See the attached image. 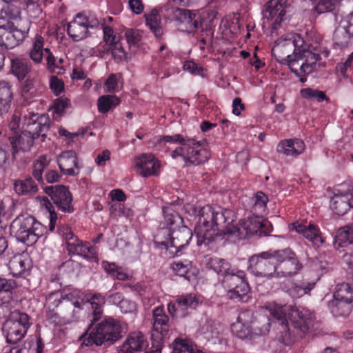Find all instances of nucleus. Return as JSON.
Wrapping results in <instances>:
<instances>
[{
	"mask_svg": "<svg viewBox=\"0 0 353 353\" xmlns=\"http://www.w3.org/2000/svg\"><path fill=\"white\" fill-rule=\"evenodd\" d=\"M12 89L10 83L0 81V112H6L12 100Z\"/></svg>",
	"mask_w": 353,
	"mask_h": 353,
	"instance_id": "38",
	"label": "nucleus"
},
{
	"mask_svg": "<svg viewBox=\"0 0 353 353\" xmlns=\"http://www.w3.org/2000/svg\"><path fill=\"white\" fill-rule=\"evenodd\" d=\"M104 270L114 279L120 281L128 280L129 276L123 271L122 268L116 265L114 263H103Z\"/></svg>",
	"mask_w": 353,
	"mask_h": 353,
	"instance_id": "54",
	"label": "nucleus"
},
{
	"mask_svg": "<svg viewBox=\"0 0 353 353\" xmlns=\"http://www.w3.org/2000/svg\"><path fill=\"white\" fill-rule=\"evenodd\" d=\"M11 69L12 73L19 81L24 79L30 70L28 62L19 58L12 60Z\"/></svg>",
	"mask_w": 353,
	"mask_h": 353,
	"instance_id": "47",
	"label": "nucleus"
},
{
	"mask_svg": "<svg viewBox=\"0 0 353 353\" xmlns=\"http://www.w3.org/2000/svg\"><path fill=\"white\" fill-rule=\"evenodd\" d=\"M332 210L339 216H343L350 208H353V190L341 194H335L330 201Z\"/></svg>",
	"mask_w": 353,
	"mask_h": 353,
	"instance_id": "25",
	"label": "nucleus"
},
{
	"mask_svg": "<svg viewBox=\"0 0 353 353\" xmlns=\"http://www.w3.org/2000/svg\"><path fill=\"white\" fill-rule=\"evenodd\" d=\"M266 308L270 315L278 321L281 326V333L283 342L285 345H290L297 338H301L313 326L314 316L307 308L298 309L291 305H280L276 303H268Z\"/></svg>",
	"mask_w": 353,
	"mask_h": 353,
	"instance_id": "1",
	"label": "nucleus"
},
{
	"mask_svg": "<svg viewBox=\"0 0 353 353\" xmlns=\"http://www.w3.org/2000/svg\"><path fill=\"white\" fill-rule=\"evenodd\" d=\"M49 163L45 155L39 156L34 163L32 175L41 184H44L43 172L48 166Z\"/></svg>",
	"mask_w": 353,
	"mask_h": 353,
	"instance_id": "49",
	"label": "nucleus"
},
{
	"mask_svg": "<svg viewBox=\"0 0 353 353\" xmlns=\"http://www.w3.org/2000/svg\"><path fill=\"white\" fill-rule=\"evenodd\" d=\"M164 11V17L171 21H179L181 18L182 12H184V8H179L177 7L165 6L162 10Z\"/></svg>",
	"mask_w": 353,
	"mask_h": 353,
	"instance_id": "57",
	"label": "nucleus"
},
{
	"mask_svg": "<svg viewBox=\"0 0 353 353\" xmlns=\"http://www.w3.org/2000/svg\"><path fill=\"white\" fill-rule=\"evenodd\" d=\"M353 301L347 300H339L333 298L329 301L328 307L335 316H346L351 312Z\"/></svg>",
	"mask_w": 353,
	"mask_h": 353,
	"instance_id": "33",
	"label": "nucleus"
},
{
	"mask_svg": "<svg viewBox=\"0 0 353 353\" xmlns=\"http://www.w3.org/2000/svg\"><path fill=\"white\" fill-rule=\"evenodd\" d=\"M4 12L3 13V18L8 19V21H23L24 19H21L20 17L21 15V9L19 6H16L12 3H6V6H5Z\"/></svg>",
	"mask_w": 353,
	"mask_h": 353,
	"instance_id": "53",
	"label": "nucleus"
},
{
	"mask_svg": "<svg viewBox=\"0 0 353 353\" xmlns=\"http://www.w3.org/2000/svg\"><path fill=\"white\" fill-rule=\"evenodd\" d=\"M218 325L219 323L215 321L206 318L201 325V331L203 334H211L213 336L214 334L218 333Z\"/></svg>",
	"mask_w": 353,
	"mask_h": 353,
	"instance_id": "59",
	"label": "nucleus"
},
{
	"mask_svg": "<svg viewBox=\"0 0 353 353\" xmlns=\"http://www.w3.org/2000/svg\"><path fill=\"white\" fill-rule=\"evenodd\" d=\"M57 163L63 174L69 176H76L79 174L80 167L74 151L67 150L61 152L57 158Z\"/></svg>",
	"mask_w": 353,
	"mask_h": 353,
	"instance_id": "20",
	"label": "nucleus"
},
{
	"mask_svg": "<svg viewBox=\"0 0 353 353\" xmlns=\"http://www.w3.org/2000/svg\"><path fill=\"white\" fill-rule=\"evenodd\" d=\"M29 320L30 317L27 314L19 313L16 320L6 322L5 327L8 343L16 344L26 335L30 326Z\"/></svg>",
	"mask_w": 353,
	"mask_h": 353,
	"instance_id": "15",
	"label": "nucleus"
},
{
	"mask_svg": "<svg viewBox=\"0 0 353 353\" xmlns=\"http://www.w3.org/2000/svg\"><path fill=\"white\" fill-rule=\"evenodd\" d=\"M192 230L182 224V226L168 233L165 241L161 243L167 250L173 256H179L183 253V250L189 245L192 237Z\"/></svg>",
	"mask_w": 353,
	"mask_h": 353,
	"instance_id": "12",
	"label": "nucleus"
},
{
	"mask_svg": "<svg viewBox=\"0 0 353 353\" xmlns=\"http://www.w3.org/2000/svg\"><path fill=\"white\" fill-rule=\"evenodd\" d=\"M120 103V99L114 95H103L98 99L97 106L101 113H106Z\"/></svg>",
	"mask_w": 353,
	"mask_h": 353,
	"instance_id": "48",
	"label": "nucleus"
},
{
	"mask_svg": "<svg viewBox=\"0 0 353 353\" xmlns=\"http://www.w3.org/2000/svg\"><path fill=\"white\" fill-rule=\"evenodd\" d=\"M353 38V12L343 17L333 34L334 43L339 46H347Z\"/></svg>",
	"mask_w": 353,
	"mask_h": 353,
	"instance_id": "18",
	"label": "nucleus"
},
{
	"mask_svg": "<svg viewBox=\"0 0 353 353\" xmlns=\"http://www.w3.org/2000/svg\"><path fill=\"white\" fill-rule=\"evenodd\" d=\"M33 223H34L33 216L21 214L12 221L10 230L20 241L26 243V235L29 234Z\"/></svg>",
	"mask_w": 353,
	"mask_h": 353,
	"instance_id": "21",
	"label": "nucleus"
},
{
	"mask_svg": "<svg viewBox=\"0 0 353 353\" xmlns=\"http://www.w3.org/2000/svg\"><path fill=\"white\" fill-rule=\"evenodd\" d=\"M153 330L152 331V350L148 353L161 352L162 341L170 337L172 332V325L168 316L163 307H157L152 312Z\"/></svg>",
	"mask_w": 353,
	"mask_h": 353,
	"instance_id": "8",
	"label": "nucleus"
},
{
	"mask_svg": "<svg viewBox=\"0 0 353 353\" xmlns=\"http://www.w3.org/2000/svg\"><path fill=\"white\" fill-rule=\"evenodd\" d=\"M105 302V297L100 294H94L90 299L92 313L89 316L91 324L89 325L88 330H90L94 323L101 319L103 314L102 307Z\"/></svg>",
	"mask_w": 353,
	"mask_h": 353,
	"instance_id": "32",
	"label": "nucleus"
},
{
	"mask_svg": "<svg viewBox=\"0 0 353 353\" xmlns=\"http://www.w3.org/2000/svg\"><path fill=\"white\" fill-rule=\"evenodd\" d=\"M305 148V143L301 139H290L280 141L277 145L276 151L286 156L296 157L303 152Z\"/></svg>",
	"mask_w": 353,
	"mask_h": 353,
	"instance_id": "28",
	"label": "nucleus"
},
{
	"mask_svg": "<svg viewBox=\"0 0 353 353\" xmlns=\"http://www.w3.org/2000/svg\"><path fill=\"white\" fill-rule=\"evenodd\" d=\"M136 166L141 170V176L148 177L157 173L160 164L153 154H143L136 159Z\"/></svg>",
	"mask_w": 353,
	"mask_h": 353,
	"instance_id": "27",
	"label": "nucleus"
},
{
	"mask_svg": "<svg viewBox=\"0 0 353 353\" xmlns=\"http://www.w3.org/2000/svg\"><path fill=\"white\" fill-rule=\"evenodd\" d=\"M44 227L34 219V223L31 226L30 231L26 235V243H34L37 242L39 237L43 234Z\"/></svg>",
	"mask_w": 353,
	"mask_h": 353,
	"instance_id": "55",
	"label": "nucleus"
},
{
	"mask_svg": "<svg viewBox=\"0 0 353 353\" xmlns=\"http://www.w3.org/2000/svg\"><path fill=\"white\" fill-rule=\"evenodd\" d=\"M72 294H60L51 292L48 296L49 311L47 320L55 326H62L72 322L74 319V307H80L79 301H72Z\"/></svg>",
	"mask_w": 353,
	"mask_h": 353,
	"instance_id": "4",
	"label": "nucleus"
},
{
	"mask_svg": "<svg viewBox=\"0 0 353 353\" xmlns=\"http://www.w3.org/2000/svg\"><path fill=\"white\" fill-rule=\"evenodd\" d=\"M50 87L53 92L58 95L63 90V82L56 76H53L50 79Z\"/></svg>",
	"mask_w": 353,
	"mask_h": 353,
	"instance_id": "61",
	"label": "nucleus"
},
{
	"mask_svg": "<svg viewBox=\"0 0 353 353\" xmlns=\"http://www.w3.org/2000/svg\"><path fill=\"white\" fill-rule=\"evenodd\" d=\"M199 304V300L194 294L178 296L174 301L168 304V311L172 318H184Z\"/></svg>",
	"mask_w": 353,
	"mask_h": 353,
	"instance_id": "14",
	"label": "nucleus"
},
{
	"mask_svg": "<svg viewBox=\"0 0 353 353\" xmlns=\"http://www.w3.org/2000/svg\"><path fill=\"white\" fill-rule=\"evenodd\" d=\"M334 298L353 301L352 288L347 283H339L334 293Z\"/></svg>",
	"mask_w": 353,
	"mask_h": 353,
	"instance_id": "52",
	"label": "nucleus"
},
{
	"mask_svg": "<svg viewBox=\"0 0 353 353\" xmlns=\"http://www.w3.org/2000/svg\"><path fill=\"white\" fill-rule=\"evenodd\" d=\"M37 81L34 77L28 76L20 85V94L23 99L27 102L37 97Z\"/></svg>",
	"mask_w": 353,
	"mask_h": 353,
	"instance_id": "37",
	"label": "nucleus"
},
{
	"mask_svg": "<svg viewBox=\"0 0 353 353\" xmlns=\"http://www.w3.org/2000/svg\"><path fill=\"white\" fill-rule=\"evenodd\" d=\"M101 56L104 54L111 53L112 57L117 62H121L126 59L127 54L121 43V40L113 42L107 46L101 52Z\"/></svg>",
	"mask_w": 353,
	"mask_h": 353,
	"instance_id": "43",
	"label": "nucleus"
},
{
	"mask_svg": "<svg viewBox=\"0 0 353 353\" xmlns=\"http://www.w3.org/2000/svg\"><path fill=\"white\" fill-rule=\"evenodd\" d=\"M160 141L180 144L179 147L171 152V157L173 159L178 157H182L187 166L204 163L210 159V152L202 147L200 141L194 139L175 134L171 136H163Z\"/></svg>",
	"mask_w": 353,
	"mask_h": 353,
	"instance_id": "3",
	"label": "nucleus"
},
{
	"mask_svg": "<svg viewBox=\"0 0 353 353\" xmlns=\"http://www.w3.org/2000/svg\"><path fill=\"white\" fill-rule=\"evenodd\" d=\"M29 267L28 259L21 254L14 255L8 263V268L14 276H21Z\"/></svg>",
	"mask_w": 353,
	"mask_h": 353,
	"instance_id": "34",
	"label": "nucleus"
},
{
	"mask_svg": "<svg viewBox=\"0 0 353 353\" xmlns=\"http://www.w3.org/2000/svg\"><path fill=\"white\" fill-rule=\"evenodd\" d=\"M172 353H203L193 343L187 339H176Z\"/></svg>",
	"mask_w": 353,
	"mask_h": 353,
	"instance_id": "46",
	"label": "nucleus"
},
{
	"mask_svg": "<svg viewBox=\"0 0 353 353\" xmlns=\"http://www.w3.org/2000/svg\"><path fill=\"white\" fill-rule=\"evenodd\" d=\"M262 226V218L260 216L248 217L241 220L239 226H235L236 234L241 238L257 234Z\"/></svg>",
	"mask_w": 353,
	"mask_h": 353,
	"instance_id": "26",
	"label": "nucleus"
},
{
	"mask_svg": "<svg viewBox=\"0 0 353 353\" xmlns=\"http://www.w3.org/2000/svg\"><path fill=\"white\" fill-rule=\"evenodd\" d=\"M304 40L300 34L288 33L275 41L272 48V54L276 60L283 64H290L301 59L305 50Z\"/></svg>",
	"mask_w": 353,
	"mask_h": 353,
	"instance_id": "5",
	"label": "nucleus"
},
{
	"mask_svg": "<svg viewBox=\"0 0 353 353\" xmlns=\"http://www.w3.org/2000/svg\"><path fill=\"white\" fill-rule=\"evenodd\" d=\"M290 228L303 234L316 247L321 246L325 242L320 229L314 224L309 223L306 225L299 222H294L290 225Z\"/></svg>",
	"mask_w": 353,
	"mask_h": 353,
	"instance_id": "19",
	"label": "nucleus"
},
{
	"mask_svg": "<svg viewBox=\"0 0 353 353\" xmlns=\"http://www.w3.org/2000/svg\"><path fill=\"white\" fill-rule=\"evenodd\" d=\"M44 191L59 210L68 213L74 211L72 205V196L66 186L63 185L46 186L44 188Z\"/></svg>",
	"mask_w": 353,
	"mask_h": 353,
	"instance_id": "16",
	"label": "nucleus"
},
{
	"mask_svg": "<svg viewBox=\"0 0 353 353\" xmlns=\"http://www.w3.org/2000/svg\"><path fill=\"white\" fill-rule=\"evenodd\" d=\"M255 336L264 335L269 332L270 329V320L266 316H260L255 321L251 322Z\"/></svg>",
	"mask_w": 353,
	"mask_h": 353,
	"instance_id": "50",
	"label": "nucleus"
},
{
	"mask_svg": "<svg viewBox=\"0 0 353 353\" xmlns=\"http://www.w3.org/2000/svg\"><path fill=\"white\" fill-rule=\"evenodd\" d=\"M30 26L31 21L28 19L0 23V47L7 50L19 45L28 37Z\"/></svg>",
	"mask_w": 353,
	"mask_h": 353,
	"instance_id": "7",
	"label": "nucleus"
},
{
	"mask_svg": "<svg viewBox=\"0 0 353 353\" xmlns=\"http://www.w3.org/2000/svg\"><path fill=\"white\" fill-rule=\"evenodd\" d=\"M223 284L228 288L227 296L232 300L243 301L250 292L245 273L242 270L232 269L223 277Z\"/></svg>",
	"mask_w": 353,
	"mask_h": 353,
	"instance_id": "11",
	"label": "nucleus"
},
{
	"mask_svg": "<svg viewBox=\"0 0 353 353\" xmlns=\"http://www.w3.org/2000/svg\"><path fill=\"white\" fill-rule=\"evenodd\" d=\"M286 13L287 9L281 7V5L276 6L274 1L267 2L265 10L263 11L264 18L273 21L272 31L278 30L281 26V22L287 19Z\"/></svg>",
	"mask_w": 353,
	"mask_h": 353,
	"instance_id": "22",
	"label": "nucleus"
},
{
	"mask_svg": "<svg viewBox=\"0 0 353 353\" xmlns=\"http://www.w3.org/2000/svg\"><path fill=\"white\" fill-rule=\"evenodd\" d=\"M59 234L65 241L67 250L69 252V254H72V253L75 251L77 245H79L81 243V241L74 234L71 229L68 227H61L59 229Z\"/></svg>",
	"mask_w": 353,
	"mask_h": 353,
	"instance_id": "44",
	"label": "nucleus"
},
{
	"mask_svg": "<svg viewBox=\"0 0 353 353\" xmlns=\"http://www.w3.org/2000/svg\"><path fill=\"white\" fill-rule=\"evenodd\" d=\"M87 22L86 16L83 13H78L75 18L68 24V35L75 41L87 37L88 28L85 24Z\"/></svg>",
	"mask_w": 353,
	"mask_h": 353,
	"instance_id": "23",
	"label": "nucleus"
},
{
	"mask_svg": "<svg viewBox=\"0 0 353 353\" xmlns=\"http://www.w3.org/2000/svg\"><path fill=\"white\" fill-rule=\"evenodd\" d=\"M315 283L303 282L301 284L292 283L291 287L286 292L293 299H297L308 294L314 288Z\"/></svg>",
	"mask_w": 353,
	"mask_h": 353,
	"instance_id": "41",
	"label": "nucleus"
},
{
	"mask_svg": "<svg viewBox=\"0 0 353 353\" xmlns=\"http://www.w3.org/2000/svg\"><path fill=\"white\" fill-rule=\"evenodd\" d=\"M179 21L185 24L190 31H193L198 28L201 24V17L200 15L192 12L190 10L184 9V12H182Z\"/></svg>",
	"mask_w": 353,
	"mask_h": 353,
	"instance_id": "42",
	"label": "nucleus"
},
{
	"mask_svg": "<svg viewBox=\"0 0 353 353\" xmlns=\"http://www.w3.org/2000/svg\"><path fill=\"white\" fill-rule=\"evenodd\" d=\"M303 268L296 254L290 248L278 250L275 254V278L292 277Z\"/></svg>",
	"mask_w": 353,
	"mask_h": 353,
	"instance_id": "9",
	"label": "nucleus"
},
{
	"mask_svg": "<svg viewBox=\"0 0 353 353\" xmlns=\"http://www.w3.org/2000/svg\"><path fill=\"white\" fill-rule=\"evenodd\" d=\"M172 268L176 275L184 277L188 281L196 276L199 272L192 263L188 260L174 262L172 264Z\"/></svg>",
	"mask_w": 353,
	"mask_h": 353,
	"instance_id": "31",
	"label": "nucleus"
},
{
	"mask_svg": "<svg viewBox=\"0 0 353 353\" xmlns=\"http://www.w3.org/2000/svg\"><path fill=\"white\" fill-rule=\"evenodd\" d=\"M92 250L93 249L91 246L89 245L88 243H83L81 241L79 245H77V247L72 254H77L84 257H88L89 254L92 253Z\"/></svg>",
	"mask_w": 353,
	"mask_h": 353,
	"instance_id": "60",
	"label": "nucleus"
},
{
	"mask_svg": "<svg viewBox=\"0 0 353 353\" xmlns=\"http://www.w3.org/2000/svg\"><path fill=\"white\" fill-rule=\"evenodd\" d=\"M163 219L159 225V235L165 236V235L183 224V219L181 216L174 209L172 205L164 206L163 208Z\"/></svg>",
	"mask_w": 353,
	"mask_h": 353,
	"instance_id": "17",
	"label": "nucleus"
},
{
	"mask_svg": "<svg viewBox=\"0 0 353 353\" xmlns=\"http://www.w3.org/2000/svg\"><path fill=\"white\" fill-rule=\"evenodd\" d=\"M43 43L44 39L41 35L37 34L34 38L32 48L30 51V57L36 63H41L43 59V51H45Z\"/></svg>",
	"mask_w": 353,
	"mask_h": 353,
	"instance_id": "45",
	"label": "nucleus"
},
{
	"mask_svg": "<svg viewBox=\"0 0 353 353\" xmlns=\"http://www.w3.org/2000/svg\"><path fill=\"white\" fill-rule=\"evenodd\" d=\"M206 266L217 274L223 275V277L232 270L228 261L216 256L210 258L206 263Z\"/></svg>",
	"mask_w": 353,
	"mask_h": 353,
	"instance_id": "40",
	"label": "nucleus"
},
{
	"mask_svg": "<svg viewBox=\"0 0 353 353\" xmlns=\"http://www.w3.org/2000/svg\"><path fill=\"white\" fill-rule=\"evenodd\" d=\"M125 37L126 38L127 42L130 45H136L140 41L141 39L140 34L137 32V30L133 29L127 30L125 33Z\"/></svg>",
	"mask_w": 353,
	"mask_h": 353,
	"instance_id": "64",
	"label": "nucleus"
},
{
	"mask_svg": "<svg viewBox=\"0 0 353 353\" xmlns=\"http://www.w3.org/2000/svg\"><path fill=\"white\" fill-rule=\"evenodd\" d=\"M276 252V250H269L254 254L249 259L248 270L256 276L275 278Z\"/></svg>",
	"mask_w": 353,
	"mask_h": 353,
	"instance_id": "10",
	"label": "nucleus"
},
{
	"mask_svg": "<svg viewBox=\"0 0 353 353\" xmlns=\"http://www.w3.org/2000/svg\"><path fill=\"white\" fill-rule=\"evenodd\" d=\"M250 201L252 204V208L254 211H264L267 202L268 201V196L262 192H256Z\"/></svg>",
	"mask_w": 353,
	"mask_h": 353,
	"instance_id": "56",
	"label": "nucleus"
},
{
	"mask_svg": "<svg viewBox=\"0 0 353 353\" xmlns=\"http://www.w3.org/2000/svg\"><path fill=\"white\" fill-rule=\"evenodd\" d=\"M14 189L19 195L32 194L38 190L37 185L31 177L25 180L15 181L14 182Z\"/></svg>",
	"mask_w": 353,
	"mask_h": 353,
	"instance_id": "39",
	"label": "nucleus"
},
{
	"mask_svg": "<svg viewBox=\"0 0 353 353\" xmlns=\"http://www.w3.org/2000/svg\"><path fill=\"white\" fill-rule=\"evenodd\" d=\"M102 28L103 32V41L105 43L106 46H108L113 42L121 40V36L114 34L112 28L105 26V23H102Z\"/></svg>",
	"mask_w": 353,
	"mask_h": 353,
	"instance_id": "58",
	"label": "nucleus"
},
{
	"mask_svg": "<svg viewBox=\"0 0 353 353\" xmlns=\"http://www.w3.org/2000/svg\"><path fill=\"white\" fill-rule=\"evenodd\" d=\"M34 139H36V138H33L32 136L24 129L19 135L10 137L9 140L12 145V158L16 159V154L19 150H29L33 145Z\"/></svg>",
	"mask_w": 353,
	"mask_h": 353,
	"instance_id": "29",
	"label": "nucleus"
},
{
	"mask_svg": "<svg viewBox=\"0 0 353 353\" xmlns=\"http://www.w3.org/2000/svg\"><path fill=\"white\" fill-rule=\"evenodd\" d=\"M123 325L121 323L111 317L105 318L93 328L83 344L85 345H110L122 338Z\"/></svg>",
	"mask_w": 353,
	"mask_h": 353,
	"instance_id": "6",
	"label": "nucleus"
},
{
	"mask_svg": "<svg viewBox=\"0 0 353 353\" xmlns=\"http://www.w3.org/2000/svg\"><path fill=\"white\" fill-rule=\"evenodd\" d=\"M301 97L304 99L322 102L325 101L327 103L330 101L329 97L326 96L324 92L317 89L310 88H303L301 90Z\"/></svg>",
	"mask_w": 353,
	"mask_h": 353,
	"instance_id": "51",
	"label": "nucleus"
},
{
	"mask_svg": "<svg viewBox=\"0 0 353 353\" xmlns=\"http://www.w3.org/2000/svg\"><path fill=\"white\" fill-rule=\"evenodd\" d=\"M45 52L48 53V56L46 57L48 68L52 72H55L56 68L62 70L63 68L59 66L57 63L52 53L50 52L49 48H45Z\"/></svg>",
	"mask_w": 353,
	"mask_h": 353,
	"instance_id": "62",
	"label": "nucleus"
},
{
	"mask_svg": "<svg viewBox=\"0 0 353 353\" xmlns=\"http://www.w3.org/2000/svg\"><path fill=\"white\" fill-rule=\"evenodd\" d=\"M312 2V10L318 14L333 12L335 20H337V12L339 8L338 0H310Z\"/></svg>",
	"mask_w": 353,
	"mask_h": 353,
	"instance_id": "30",
	"label": "nucleus"
},
{
	"mask_svg": "<svg viewBox=\"0 0 353 353\" xmlns=\"http://www.w3.org/2000/svg\"><path fill=\"white\" fill-rule=\"evenodd\" d=\"M198 217V236L203 238L205 245L217 237L236 234L233 224L234 214L231 210H215L212 207L205 205L199 210Z\"/></svg>",
	"mask_w": 353,
	"mask_h": 353,
	"instance_id": "2",
	"label": "nucleus"
},
{
	"mask_svg": "<svg viewBox=\"0 0 353 353\" xmlns=\"http://www.w3.org/2000/svg\"><path fill=\"white\" fill-rule=\"evenodd\" d=\"M252 312L250 310L241 312L238 317V322L233 325V330L236 336L241 339H252L255 336L252 329V323H248V319L252 318Z\"/></svg>",
	"mask_w": 353,
	"mask_h": 353,
	"instance_id": "24",
	"label": "nucleus"
},
{
	"mask_svg": "<svg viewBox=\"0 0 353 353\" xmlns=\"http://www.w3.org/2000/svg\"><path fill=\"white\" fill-rule=\"evenodd\" d=\"M17 287L13 279L0 277V306L7 304L12 299V291Z\"/></svg>",
	"mask_w": 353,
	"mask_h": 353,
	"instance_id": "36",
	"label": "nucleus"
},
{
	"mask_svg": "<svg viewBox=\"0 0 353 353\" xmlns=\"http://www.w3.org/2000/svg\"><path fill=\"white\" fill-rule=\"evenodd\" d=\"M146 26L158 39H161L163 31L161 23V17L157 9H153L150 14H145Z\"/></svg>",
	"mask_w": 353,
	"mask_h": 353,
	"instance_id": "35",
	"label": "nucleus"
},
{
	"mask_svg": "<svg viewBox=\"0 0 353 353\" xmlns=\"http://www.w3.org/2000/svg\"><path fill=\"white\" fill-rule=\"evenodd\" d=\"M119 308L123 313H132L137 310V304L131 300L123 299Z\"/></svg>",
	"mask_w": 353,
	"mask_h": 353,
	"instance_id": "63",
	"label": "nucleus"
},
{
	"mask_svg": "<svg viewBox=\"0 0 353 353\" xmlns=\"http://www.w3.org/2000/svg\"><path fill=\"white\" fill-rule=\"evenodd\" d=\"M50 119L47 114H39L33 112H28L23 116V129L28 132L33 138L41 136L45 138L50 128Z\"/></svg>",
	"mask_w": 353,
	"mask_h": 353,
	"instance_id": "13",
	"label": "nucleus"
}]
</instances>
